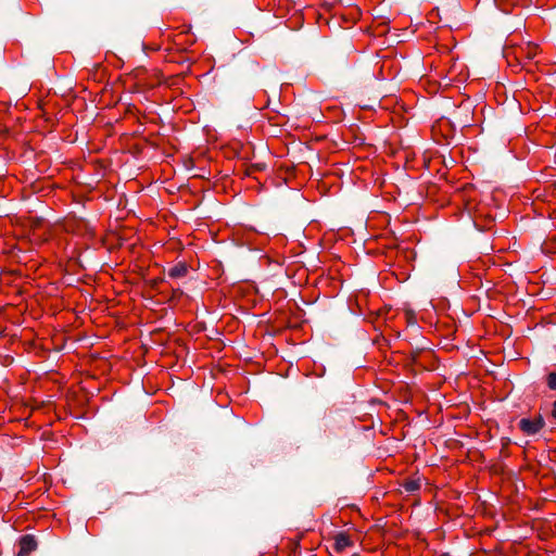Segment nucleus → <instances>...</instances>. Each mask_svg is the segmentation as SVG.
I'll return each mask as SVG.
<instances>
[{"label":"nucleus","mask_w":556,"mask_h":556,"mask_svg":"<svg viewBox=\"0 0 556 556\" xmlns=\"http://www.w3.org/2000/svg\"><path fill=\"white\" fill-rule=\"evenodd\" d=\"M20 552L17 556H29V554L37 549L38 543L33 534H25L20 538Z\"/></svg>","instance_id":"5"},{"label":"nucleus","mask_w":556,"mask_h":556,"mask_svg":"<svg viewBox=\"0 0 556 556\" xmlns=\"http://www.w3.org/2000/svg\"><path fill=\"white\" fill-rule=\"evenodd\" d=\"M470 113H471V104L469 102L463 103L458 110L454 113V118L457 124L462 127H467L470 125Z\"/></svg>","instance_id":"6"},{"label":"nucleus","mask_w":556,"mask_h":556,"mask_svg":"<svg viewBox=\"0 0 556 556\" xmlns=\"http://www.w3.org/2000/svg\"><path fill=\"white\" fill-rule=\"evenodd\" d=\"M390 11V4L389 2H379L378 5H375L371 10H370V13L372 14V16L375 18H381V20H384V18H388L387 17V13Z\"/></svg>","instance_id":"7"},{"label":"nucleus","mask_w":556,"mask_h":556,"mask_svg":"<svg viewBox=\"0 0 556 556\" xmlns=\"http://www.w3.org/2000/svg\"><path fill=\"white\" fill-rule=\"evenodd\" d=\"M520 430L527 435H534L545 426L544 418L539 415L535 419L522 418L518 424Z\"/></svg>","instance_id":"4"},{"label":"nucleus","mask_w":556,"mask_h":556,"mask_svg":"<svg viewBox=\"0 0 556 556\" xmlns=\"http://www.w3.org/2000/svg\"><path fill=\"white\" fill-rule=\"evenodd\" d=\"M408 324L409 325H415L416 323H415V320L413 318H409Z\"/></svg>","instance_id":"18"},{"label":"nucleus","mask_w":556,"mask_h":556,"mask_svg":"<svg viewBox=\"0 0 556 556\" xmlns=\"http://www.w3.org/2000/svg\"><path fill=\"white\" fill-rule=\"evenodd\" d=\"M554 9H556V5L554 7Z\"/></svg>","instance_id":"19"},{"label":"nucleus","mask_w":556,"mask_h":556,"mask_svg":"<svg viewBox=\"0 0 556 556\" xmlns=\"http://www.w3.org/2000/svg\"><path fill=\"white\" fill-rule=\"evenodd\" d=\"M552 416L556 419V400L553 403Z\"/></svg>","instance_id":"17"},{"label":"nucleus","mask_w":556,"mask_h":556,"mask_svg":"<svg viewBox=\"0 0 556 556\" xmlns=\"http://www.w3.org/2000/svg\"><path fill=\"white\" fill-rule=\"evenodd\" d=\"M437 15L445 26L452 27V23H457L465 17V13L459 2H441L431 12L430 16Z\"/></svg>","instance_id":"1"},{"label":"nucleus","mask_w":556,"mask_h":556,"mask_svg":"<svg viewBox=\"0 0 556 556\" xmlns=\"http://www.w3.org/2000/svg\"><path fill=\"white\" fill-rule=\"evenodd\" d=\"M256 72L257 64L253 61H245L235 68L233 75L240 81L250 83L254 79Z\"/></svg>","instance_id":"3"},{"label":"nucleus","mask_w":556,"mask_h":556,"mask_svg":"<svg viewBox=\"0 0 556 556\" xmlns=\"http://www.w3.org/2000/svg\"><path fill=\"white\" fill-rule=\"evenodd\" d=\"M488 7L484 9L489 20L493 22H501L502 16L513 13L514 5L511 2H486Z\"/></svg>","instance_id":"2"},{"label":"nucleus","mask_w":556,"mask_h":556,"mask_svg":"<svg viewBox=\"0 0 556 556\" xmlns=\"http://www.w3.org/2000/svg\"><path fill=\"white\" fill-rule=\"evenodd\" d=\"M334 4H336V2H330V1L324 2V7L326 10H332Z\"/></svg>","instance_id":"14"},{"label":"nucleus","mask_w":556,"mask_h":556,"mask_svg":"<svg viewBox=\"0 0 556 556\" xmlns=\"http://www.w3.org/2000/svg\"><path fill=\"white\" fill-rule=\"evenodd\" d=\"M527 10H528L529 13L535 14L536 11L539 10V8L538 7L531 8V5H528Z\"/></svg>","instance_id":"15"},{"label":"nucleus","mask_w":556,"mask_h":556,"mask_svg":"<svg viewBox=\"0 0 556 556\" xmlns=\"http://www.w3.org/2000/svg\"><path fill=\"white\" fill-rule=\"evenodd\" d=\"M267 165L265 163H255V164H252L250 167H249V172L248 174L250 175L252 172L254 170H264L266 169Z\"/></svg>","instance_id":"13"},{"label":"nucleus","mask_w":556,"mask_h":556,"mask_svg":"<svg viewBox=\"0 0 556 556\" xmlns=\"http://www.w3.org/2000/svg\"><path fill=\"white\" fill-rule=\"evenodd\" d=\"M188 273V266L184 262H179L168 270V276L174 279L185 277Z\"/></svg>","instance_id":"8"},{"label":"nucleus","mask_w":556,"mask_h":556,"mask_svg":"<svg viewBox=\"0 0 556 556\" xmlns=\"http://www.w3.org/2000/svg\"><path fill=\"white\" fill-rule=\"evenodd\" d=\"M546 383H547V387L549 388V390H556V371H551L547 376H546Z\"/></svg>","instance_id":"12"},{"label":"nucleus","mask_w":556,"mask_h":556,"mask_svg":"<svg viewBox=\"0 0 556 556\" xmlns=\"http://www.w3.org/2000/svg\"><path fill=\"white\" fill-rule=\"evenodd\" d=\"M352 542L349 535L344 532H339L334 538V549L336 552H342L346 546L351 545Z\"/></svg>","instance_id":"9"},{"label":"nucleus","mask_w":556,"mask_h":556,"mask_svg":"<svg viewBox=\"0 0 556 556\" xmlns=\"http://www.w3.org/2000/svg\"><path fill=\"white\" fill-rule=\"evenodd\" d=\"M403 486L407 492L413 493L420 489V481L419 480H407L404 482Z\"/></svg>","instance_id":"11"},{"label":"nucleus","mask_w":556,"mask_h":556,"mask_svg":"<svg viewBox=\"0 0 556 556\" xmlns=\"http://www.w3.org/2000/svg\"><path fill=\"white\" fill-rule=\"evenodd\" d=\"M521 24H522V22H521V20H519L518 22L514 23L508 29H510V28L517 29Z\"/></svg>","instance_id":"16"},{"label":"nucleus","mask_w":556,"mask_h":556,"mask_svg":"<svg viewBox=\"0 0 556 556\" xmlns=\"http://www.w3.org/2000/svg\"><path fill=\"white\" fill-rule=\"evenodd\" d=\"M349 9H350V13L343 14V17L346 20L353 21V22L356 21L359 17V15L362 14V9L354 3H351L349 5Z\"/></svg>","instance_id":"10"}]
</instances>
